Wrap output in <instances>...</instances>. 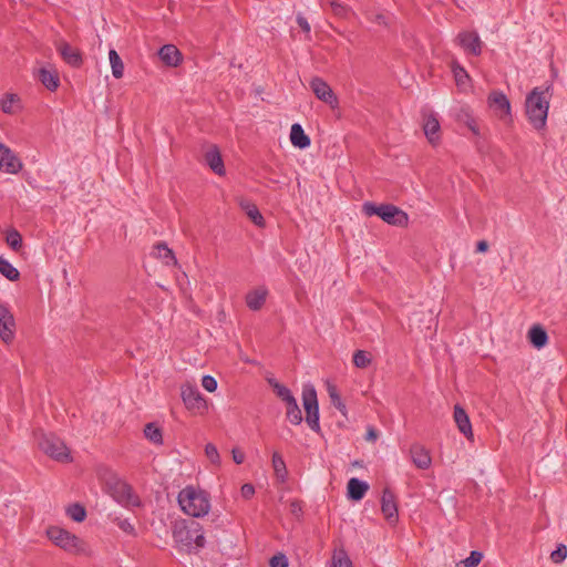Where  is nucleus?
<instances>
[{"mask_svg":"<svg viewBox=\"0 0 567 567\" xmlns=\"http://www.w3.org/2000/svg\"><path fill=\"white\" fill-rule=\"evenodd\" d=\"M205 162L215 174L219 176H223L225 174L224 162L220 152L216 145L210 146L206 151Z\"/></svg>","mask_w":567,"mask_h":567,"instance_id":"17","label":"nucleus"},{"mask_svg":"<svg viewBox=\"0 0 567 567\" xmlns=\"http://www.w3.org/2000/svg\"><path fill=\"white\" fill-rule=\"evenodd\" d=\"M173 536L181 549L187 553L198 551L206 543L203 527L197 522L176 527Z\"/></svg>","mask_w":567,"mask_h":567,"instance_id":"3","label":"nucleus"},{"mask_svg":"<svg viewBox=\"0 0 567 567\" xmlns=\"http://www.w3.org/2000/svg\"><path fill=\"white\" fill-rule=\"evenodd\" d=\"M368 489L369 485L357 477H352L348 482V497L352 501L362 499Z\"/></svg>","mask_w":567,"mask_h":567,"instance_id":"23","label":"nucleus"},{"mask_svg":"<svg viewBox=\"0 0 567 567\" xmlns=\"http://www.w3.org/2000/svg\"><path fill=\"white\" fill-rule=\"evenodd\" d=\"M440 122L433 113L424 116L423 131L429 142L433 145L440 140Z\"/></svg>","mask_w":567,"mask_h":567,"instance_id":"18","label":"nucleus"},{"mask_svg":"<svg viewBox=\"0 0 567 567\" xmlns=\"http://www.w3.org/2000/svg\"><path fill=\"white\" fill-rule=\"evenodd\" d=\"M332 565L333 567H352V563L343 549L333 554Z\"/></svg>","mask_w":567,"mask_h":567,"instance_id":"42","label":"nucleus"},{"mask_svg":"<svg viewBox=\"0 0 567 567\" xmlns=\"http://www.w3.org/2000/svg\"><path fill=\"white\" fill-rule=\"evenodd\" d=\"M241 209L247 214L251 221L257 226H262L265 220L257 206L248 200L239 202Z\"/></svg>","mask_w":567,"mask_h":567,"instance_id":"28","label":"nucleus"},{"mask_svg":"<svg viewBox=\"0 0 567 567\" xmlns=\"http://www.w3.org/2000/svg\"><path fill=\"white\" fill-rule=\"evenodd\" d=\"M455 120L468 127V130L476 136L480 135V127L472 110L468 106H462L455 114Z\"/></svg>","mask_w":567,"mask_h":567,"instance_id":"21","label":"nucleus"},{"mask_svg":"<svg viewBox=\"0 0 567 567\" xmlns=\"http://www.w3.org/2000/svg\"><path fill=\"white\" fill-rule=\"evenodd\" d=\"M267 296V288L258 287L246 295V305L252 311L260 310L266 301Z\"/></svg>","mask_w":567,"mask_h":567,"instance_id":"20","label":"nucleus"},{"mask_svg":"<svg viewBox=\"0 0 567 567\" xmlns=\"http://www.w3.org/2000/svg\"><path fill=\"white\" fill-rule=\"evenodd\" d=\"M453 417L460 432L464 434L466 437H472L473 431L470 417L465 410L458 404L454 406Z\"/></svg>","mask_w":567,"mask_h":567,"instance_id":"19","label":"nucleus"},{"mask_svg":"<svg viewBox=\"0 0 567 567\" xmlns=\"http://www.w3.org/2000/svg\"><path fill=\"white\" fill-rule=\"evenodd\" d=\"M287 408V419L295 425H298L302 422L301 410L298 406L296 398L286 403Z\"/></svg>","mask_w":567,"mask_h":567,"instance_id":"35","label":"nucleus"},{"mask_svg":"<svg viewBox=\"0 0 567 567\" xmlns=\"http://www.w3.org/2000/svg\"><path fill=\"white\" fill-rule=\"evenodd\" d=\"M177 501L182 511L193 517H203L210 509L209 495L205 491L196 489L193 486L183 488L178 493Z\"/></svg>","mask_w":567,"mask_h":567,"instance_id":"2","label":"nucleus"},{"mask_svg":"<svg viewBox=\"0 0 567 567\" xmlns=\"http://www.w3.org/2000/svg\"><path fill=\"white\" fill-rule=\"evenodd\" d=\"M372 357L364 350H357L353 353V364L359 369H365L370 365Z\"/></svg>","mask_w":567,"mask_h":567,"instance_id":"38","label":"nucleus"},{"mask_svg":"<svg viewBox=\"0 0 567 567\" xmlns=\"http://www.w3.org/2000/svg\"><path fill=\"white\" fill-rule=\"evenodd\" d=\"M38 80L49 90L55 91L59 87V75L54 70L41 68L38 71Z\"/></svg>","mask_w":567,"mask_h":567,"instance_id":"26","label":"nucleus"},{"mask_svg":"<svg viewBox=\"0 0 567 567\" xmlns=\"http://www.w3.org/2000/svg\"><path fill=\"white\" fill-rule=\"evenodd\" d=\"M66 513L74 522H78V523L83 522L86 517L85 508L78 503L69 506L66 509Z\"/></svg>","mask_w":567,"mask_h":567,"instance_id":"41","label":"nucleus"},{"mask_svg":"<svg viewBox=\"0 0 567 567\" xmlns=\"http://www.w3.org/2000/svg\"><path fill=\"white\" fill-rule=\"evenodd\" d=\"M488 249V244L486 240H480L477 244H476V251L477 252H485L487 251Z\"/></svg>","mask_w":567,"mask_h":567,"instance_id":"54","label":"nucleus"},{"mask_svg":"<svg viewBox=\"0 0 567 567\" xmlns=\"http://www.w3.org/2000/svg\"><path fill=\"white\" fill-rule=\"evenodd\" d=\"M271 462H272V467H274L276 476L278 478H280L281 481H285L288 472H287V467H286L284 457L278 452H275L272 454Z\"/></svg>","mask_w":567,"mask_h":567,"instance_id":"36","label":"nucleus"},{"mask_svg":"<svg viewBox=\"0 0 567 567\" xmlns=\"http://www.w3.org/2000/svg\"><path fill=\"white\" fill-rule=\"evenodd\" d=\"M38 445L42 452L59 462L71 461L70 452L64 442L54 434H42Z\"/></svg>","mask_w":567,"mask_h":567,"instance_id":"7","label":"nucleus"},{"mask_svg":"<svg viewBox=\"0 0 567 567\" xmlns=\"http://www.w3.org/2000/svg\"><path fill=\"white\" fill-rule=\"evenodd\" d=\"M310 87L315 95L322 102L329 104L331 107H336L338 105V99L333 93L330 85L323 81L321 78H313L310 81Z\"/></svg>","mask_w":567,"mask_h":567,"instance_id":"13","label":"nucleus"},{"mask_svg":"<svg viewBox=\"0 0 567 567\" xmlns=\"http://www.w3.org/2000/svg\"><path fill=\"white\" fill-rule=\"evenodd\" d=\"M16 320L8 306L0 303V339L10 343L14 339Z\"/></svg>","mask_w":567,"mask_h":567,"instance_id":"11","label":"nucleus"},{"mask_svg":"<svg viewBox=\"0 0 567 567\" xmlns=\"http://www.w3.org/2000/svg\"><path fill=\"white\" fill-rule=\"evenodd\" d=\"M270 567H288V559L284 554H277L270 558Z\"/></svg>","mask_w":567,"mask_h":567,"instance_id":"47","label":"nucleus"},{"mask_svg":"<svg viewBox=\"0 0 567 567\" xmlns=\"http://www.w3.org/2000/svg\"><path fill=\"white\" fill-rule=\"evenodd\" d=\"M528 337L532 344L537 349L545 347L548 341L547 332L540 326L532 327L529 329Z\"/></svg>","mask_w":567,"mask_h":567,"instance_id":"29","label":"nucleus"},{"mask_svg":"<svg viewBox=\"0 0 567 567\" xmlns=\"http://www.w3.org/2000/svg\"><path fill=\"white\" fill-rule=\"evenodd\" d=\"M290 141L295 147L301 150L307 148L308 146H310L311 143L309 136L305 133L302 126L298 123H295L291 126Z\"/></svg>","mask_w":567,"mask_h":567,"instance_id":"25","label":"nucleus"},{"mask_svg":"<svg viewBox=\"0 0 567 567\" xmlns=\"http://www.w3.org/2000/svg\"><path fill=\"white\" fill-rule=\"evenodd\" d=\"M20 158L3 143H0V172L17 174L22 169Z\"/></svg>","mask_w":567,"mask_h":567,"instance_id":"12","label":"nucleus"},{"mask_svg":"<svg viewBox=\"0 0 567 567\" xmlns=\"http://www.w3.org/2000/svg\"><path fill=\"white\" fill-rule=\"evenodd\" d=\"M549 90V86L546 89L534 87L526 96V114L535 130H542L546 125L551 97Z\"/></svg>","mask_w":567,"mask_h":567,"instance_id":"1","label":"nucleus"},{"mask_svg":"<svg viewBox=\"0 0 567 567\" xmlns=\"http://www.w3.org/2000/svg\"><path fill=\"white\" fill-rule=\"evenodd\" d=\"M117 526L126 534H134L135 528L128 519H117Z\"/></svg>","mask_w":567,"mask_h":567,"instance_id":"50","label":"nucleus"},{"mask_svg":"<svg viewBox=\"0 0 567 567\" xmlns=\"http://www.w3.org/2000/svg\"><path fill=\"white\" fill-rule=\"evenodd\" d=\"M456 44L466 55L477 56L482 53L484 43L476 31H462L455 38Z\"/></svg>","mask_w":567,"mask_h":567,"instance_id":"9","label":"nucleus"},{"mask_svg":"<svg viewBox=\"0 0 567 567\" xmlns=\"http://www.w3.org/2000/svg\"><path fill=\"white\" fill-rule=\"evenodd\" d=\"M203 388L208 392H214L217 389V381L212 375H204L202 379Z\"/></svg>","mask_w":567,"mask_h":567,"instance_id":"48","label":"nucleus"},{"mask_svg":"<svg viewBox=\"0 0 567 567\" xmlns=\"http://www.w3.org/2000/svg\"><path fill=\"white\" fill-rule=\"evenodd\" d=\"M155 255L162 259L166 265H177V259L172 249L166 244L159 243L155 247Z\"/></svg>","mask_w":567,"mask_h":567,"instance_id":"30","label":"nucleus"},{"mask_svg":"<svg viewBox=\"0 0 567 567\" xmlns=\"http://www.w3.org/2000/svg\"><path fill=\"white\" fill-rule=\"evenodd\" d=\"M145 437L156 445L163 444V434L161 427L156 423H147L144 427Z\"/></svg>","mask_w":567,"mask_h":567,"instance_id":"31","label":"nucleus"},{"mask_svg":"<svg viewBox=\"0 0 567 567\" xmlns=\"http://www.w3.org/2000/svg\"><path fill=\"white\" fill-rule=\"evenodd\" d=\"M240 492H241V496L244 498L248 499L255 494V487H254V485L247 483L241 486Z\"/></svg>","mask_w":567,"mask_h":567,"instance_id":"51","label":"nucleus"},{"mask_svg":"<svg viewBox=\"0 0 567 567\" xmlns=\"http://www.w3.org/2000/svg\"><path fill=\"white\" fill-rule=\"evenodd\" d=\"M0 274L10 281H17L20 278L19 270L2 257H0Z\"/></svg>","mask_w":567,"mask_h":567,"instance_id":"34","label":"nucleus"},{"mask_svg":"<svg viewBox=\"0 0 567 567\" xmlns=\"http://www.w3.org/2000/svg\"><path fill=\"white\" fill-rule=\"evenodd\" d=\"M110 64L112 68V75L115 79H121L124 74V64L120 55L114 49L109 52Z\"/></svg>","mask_w":567,"mask_h":567,"instance_id":"32","label":"nucleus"},{"mask_svg":"<svg viewBox=\"0 0 567 567\" xmlns=\"http://www.w3.org/2000/svg\"><path fill=\"white\" fill-rule=\"evenodd\" d=\"M205 454L213 464H219L220 457L217 447L213 443H208L205 446Z\"/></svg>","mask_w":567,"mask_h":567,"instance_id":"45","label":"nucleus"},{"mask_svg":"<svg viewBox=\"0 0 567 567\" xmlns=\"http://www.w3.org/2000/svg\"><path fill=\"white\" fill-rule=\"evenodd\" d=\"M375 21H377L378 23H385V22H384V17H383V16H381V14L377 16Z\"/></svg>","mask_w":567,"mask_h":567,"instance_id":"56","label":"nucleus"},{"mask_svg":"<svg viewBox=\"0 0 567 567\" xmlns=\"http://www.w3.org/2000/svg\"><path fill=\"white\" fill-rule=\"evenodd\" d=\"M488 105L493 107L501 118L511 116V103L507 96L501 91H493L487 99Z\"/></svg>","mask_w":567,"mask_h":567,"instance_id":"15","label":"nucleus"},{"mask_svg":"<svg viewBox=\"0 0 567 567\" xmlns=\"http://www.w3.org/2000/svg\"><path fill=\"white\" fill-rule=\"evenodd\" d=\"M158 55L169 66H176L181 62V52L173 44L163 45L158 51Z\"/></svg>","mask_w":567,"mask_h":567,"instance_id":"24","label":"nucleus"},{"mask_svg":"<svg viewBox=\"0 0 567 567\" xmlns=\"http://www.w3.org/2000/svg\"><path fill=\"white\" fill-rule=\"evenodd\" d=\"M47 535L54 545L70 554H84L86 551V544L64 528L51 526L47 529Z\"/></svg>","mask_w":567,"mask_h":567,"instance_id":"4","label":"nucleus"},{"mask_svg":"<svg viewBox=\"0 0 567 567\" xmlns=\"http://www.w3.org/2000/svg\"><path fill=\"white\" fill-rule=\"evenodd\" d=\"M107 491L113 499L124 507H136L141 505L140 497L126 482L112 477L106 483Z\"/></svg>","mask_w":567,"mask_h":567,"instance_id":"6","label":"nucleus"},{"mask_svg":"<svg viewBox=\"0 0 567 567\" xmlns=\"http://www.w3.org/2000/svg\"><path fill=\"white\" fill-rule=\"evenodd\" d=\"M290 512H291V514H293L297 517L300 516L301 513H302V505H301V503L298 502V501H292L290 503Z\"/></svg>","mask_w":567,"mask_h":567,"instance_id":"52","label":"nucleus"},{"mask_svg":"<svg viewBox=\"0 0 567 567\" xmlns=\"http://www.w3.org/2000/svg\"><path fill=\"white\" fill-rule=\"evenodd\" d=\"M377 432L373 427H370L367 433V440H375L377 439Z\"/></svg>","mask_w":567,"mask_h":567,"instance_id":"55","label":"nucleus"},{"mask_svg":"<svg viewBox=\"0 0 567 567\" xmlns=\"http://www.w3.org/2000/svg\"><path fill=\"white\" fill-rule=\"evenodd\" d=\"M269 384L272 386L276 395L280 398L285 403H288L289 401L295 399L291 391L284 384L277 382L276 380L270 379Z\"/></svg>","mask_w":567,"mask_h":567,"instance_id":"37","label":"nucleus"},{"mask_svg":"<svg viewBox=\"0 0 567 567\" xmlns=\"http://www.w3.org/2000/svg\"><path fill=\"white\" fill-rule=\"evenodd\" d=\"M6 241L8 246L14 251H19L22 247V237L16 229H11L7 233Z\"/></svg>","mask_w":567,"mask_h":567,"instance_id":"40","label":"nucleus"},{"mask_svg":"<svg viewBox=\"0 0 567 567\" xmlns=\"http://www.w3.org/2000/svg\"><path fill=\"white\" fill-rule=\"evenodd\" d=\"M328 394L330 398L331 403L343 414L346 415L347 409L344 403L342 402V399L340 394L338 393V390L334 385L329 384L328 385Z\"/></svg>","mask_w":567,"mask_h":567,"instance_id":"39","label":"nucleus"},{"mask_svg":"<svg viewBox=\"0 0 567 567\" xmlns=\"http://www.w3.org/2000/svg\"><path fill=\"white\" fill-rule=\"evenodd\" d=\"M567 557V546L564 545V544H560L557 546V548L551 551L550 554V559L555 563V564H559L561 561H564Z\"/></svg>","mask_w":567,"mask_h":567,"instance_id":"44","label":"nucleus"},{"mask_svg":"<svg viewBox=\"0 0 567 567\" xmlns=\"http://www.w3.org/2000/svg\"><path fill=\"white\" fill-rule=\"evenodd\" d=\"M410 454L413 464L421 470H426L431 466L432 460L429 451L421 444H413L410 449Z\"/></svg>","mask_w":567,"mask_h":567,"instance_id":"16","label":"nucleus"},{"mask_svg":"<svg viewBox=\"0 0 567 567\" xmlns=\"http://www.w3.org/2000/svg\"><path fill=\"white\" fill-rule=\"evenodd\" d=\"M296 21H297L298 25L301 28V30L305 33H307V34L310 33V31H311L310 23L308 22V20L301 13L297 14Z\"/></svg>","mask_w":567,"mask_h":567,"instance_id":"49","label":"nucleus"},{"mask_svg":"<svg viewBox=\"0 0 567 567\" xmlns=\"http://www.w3.org/2000/svg\"><path fill=\"white\" fill-rule=\"evenodd\" d=\"M58 51L62 55L63 60L71 66L79 68L82 64V56L80 51L72 48L69 43H60Z\"/></svg>","mask_w":567,"mask_h":567,"instance_id":"22","label":"nucleus"},{"mask_svg":"<svg viewBox=\"0 0 567 567\" xmlns=\"http://www.w3.org/2000/svg\"><path fill=\"white\" fill-rule=\"evenodd\" d=\"M381 511L389 523L398 520V505L395 495L390 488H384L381 497Z\"/></svg>","mask_w":567,"mask_h":567,"instance_id":"14","label":"nucleus"},{"mask_svg":"<svg viewBox=\"0 0 567 567\" xmlns=\"http://www.w3.org/2000/svg\"><path fill=\"white\" fill-rule=\"evenodd\" d=\"M483 558V554L481 551L473 550L470 556L463 560L464 567H475L477 566Z\"/></svg>","mask_w":567,"mask_h":567,"instance_id":"46","label":"nucleus"},{"mask_svg":"<svg viewBox=\"0 0 567 567\" xmlns=\"http://www.w3.org/2000/svg\"><path fill=\"white\" fill-rule=\"evenodd\" d=\"M363 212L368 216H379L382 220L394 226H405L409 221L408 214L391 204L375 205L364 203Z\"/></svg>","mask_w":567,"mask_h":567,"instance_id":"5","label":"nucleus"},{"mask_svg":"<svg viewBox=\"0 0 567 567\" xmlns=\"http://www.w3.org/2000/svg\"><path fill=\"white\" fill-rule=\"evenodd\" d=\"M451 69L457 86H464L470 81V75L466 70L456 61L451 62Z\"/></svg>","mask_w":567,"mask_h":567,"instance_id":"33","label":"nucleus"},{"mask_svg":"<svg viewBox=\"0 0 567 567\" xmlns=\"http://www.w3.org/2000/svg\"><path fill=\"white\" fill-rule=\"evenodd\" d=\"M0 107L6 114L17 113L21 109L19 95L14 93L4 94L0 100Z\"/></svg>","mask_w":567,"mask_h":567,"instance_id":"27","label":"nucleus"},{"mask_svg":"<svg viewBox=\"0 0 567 567\" xmlns=\"http://www.w3.org/2000/svg\"><path fill=\"white\" fill-rule=\"evenodd\" d=\"M231 453H233V460H234V462H235L236 464H241V463H244V461H245V454H244L240 450H238V449H233Z\"/></svg>","mask_w":567,"mask_h":567,"instance_id":"53","label":"nucleus"},{"mask_svg":"<svg viewBox=\"0 0 567 567\" xmlns=\"http://www.w3.org/2000/svg\"><path fill=\"white\" fill-rule=\"evenodd\" d=\"M302 403L306 411L307 424L312 431L319 432V404L317 399V392L313 385L308 384L303 386Z\"/></svg>","mask_w":567,"mask_h":567,"instance_id":"8","label":"nucleus"},{"mask_svg":"<svg viewBox=\"0 0 567 567\" xmlns=\"http://www.w3.org/2000/svg\"><path fill=\"white\" fill-rule=\"evenodd\" d=\"M181 396L188 410L202 411L207 408L206 401L196 384H183L181 388Z\"/></svg>","mask_w":567,"mask_h":567,"instance_id":"10","label":"nucleus"},{"mask_svg":"<svg viewBox=\"0 0 567 567\" xmlns=\"http://www.w3.org/2000/svg\"><path fill=\"white\" fill-rule=\"evenodd\" d=\"M328 4L331 9V11L340 18H347V16L350 12V9L348 6L339 2L338 0H328Z\"/></svg>","mask_w":567,"mask_h":567,"instance_id":"43","label":"nucleus"}]
</instances>
